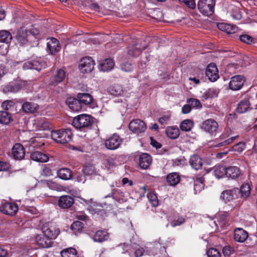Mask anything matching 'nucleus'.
<instances>
[{
	"label": "nucleus",
	"instance_id": "obj_1",
	"mask_svg": "<svg viewBox=\"0 0 257 257\" xmlns=\"http://www.w3.org/2000/svg\"><path fill=\"white\" fill-rule=\"evenodd\" d=\"M42 232L35 237L37 244L42 248H48L52 246L53 240L59 233L58 229L51 224L45 223L42 227Z\"/></svg>",
	"mask_w": 257,
	"mask_h": 257
},
{
	"label": "nucleus",
	"instance_id": "obj_2",
	"mask_svg": "<svg viewBox=\"0 0 257 257\" xmlns=\"http://www.w3.org/2000/svg\"><path fill=\"white\" fill-rule=\"evenodd\" d=\"M72 133L69 128H63L51 132V138L56 142L60 144H66L71 140Z\"/></svg>",
	"mask_w": 257,
	"mask_h": 257
},
{
	"label": "nucleus",
	"instance_id": "obj_3",
	"mask_svg": "<svg viewBox=\"0 0 257 257\" xmlns=\"http://www.w3.org/2000/svg\"><path fill=\"white\" fill-rule=\"evenodd\" d=\"M92 122L89 115L83 114L74 117L72 125L77 129L82 130L89 127L92 124Z\"/></svg>",
	"mask_w": 257,
	"mask_h": 257
},
{
	"label": "nucleus",
	"instance_id": "obj_4",
	"mask_svg": "<svg viewBox=\"0 0 257 257\" xmlns=\"http://www.w3.org/2000/svg\"><path fill=\"white\" fill-rule=\"evenodd\" d=\"M215 4V0H199L197 7L202 14L209 16L213 14Z\"/></svg>",
	"mask_w": 257,
	"mask_h": 257
},
{
	"label": "nucleus",
	"instance_id": "obj_5",
	"mask_svg": "<svg viewBox=\"0 0 257 257\" xmlns=\"http://www.w3.org/2000/svg\"><path fill=\"white\" fill-rule=\"evenodd\" d=\"M18 211V205L14 203L3 200L0 203V211L10 216L15 215Z\"/></svg>",
	"mask_w": 257,
	"mask_h": 257
},
{
	"label": "nucleus",
	"instance_id": "obj_6",
	"mask_svg": "<svg viewBox=\"0 0 257 257\" xmlns=\"http://www.w3.org/2000/svg\"><path fill=\"white\" fill-rule=\"evenodd\" d=\"M218 127L219 125L217 122L212 118L204 120L201 124V128L205 132L211 135L215 134Z\"/></svg>",
	"mask_w": 257,
	"mask_h": 257
},
{
	"label": "nucleus",
	"instance_id": "obj_7",
	"mask_svg": "<svg viewBox=\"0 0 257 257\" xmlns=\"http://www.w3.org/2000/svg\"><path fill=\"white\" fill-rule=\"evenodd\" d=\"M94 64V61L91 57H86L80 60L79 67L82 73H88L93 70Z\"/></svg>",
	"mask_w": 257,
	"mask_h": 257
},
{
	"label": "nucleus",
	"instance_id": "obj_8",
	"mask_svg": "<svg viewBox=\"0 0 257 257\" xmlns=\"http://www.w3.org/2000/svg\"><path fill=\"white\" fill-rule=\"evenodd\" d=\"M121 143V139L119 136L114 134L105 140V147L109 150L117 149Z\"/></svg>",
	"mask_w": 257,
	"mask_h": 257
},
{
	"label": "nucleus",
	"instance_id": "obj_9",
	"mask_svg": "<svg viewBox=\"0 0 257 257\" xmlns=\"http://www.w3.org/2000/svg\"><path fill=\"white\" fill-rule=\"evenodd\" d=\"M129 128L135 134L143 133L146 130L145 122L141 119H135L130 122Z\"/></svg>",
	"mask_w": 257,
	"mask_h": 257
},
{
	"label": "nucleus",
	"instance_id": "obj_10",
	"mask_svg": "<svg viewBox=\"0 0 257 257\" xmlns=\"http://www.w3.org/2000/svg\"><path fill=\"white\" fill-rule=\"evenodd\" d=\"M245 82V78L241 75H235L231 77L229 84L230 89L233 90H239Z\"/></svg>",
	"mask_w": 257,
	"mask_h": 257
},
{
	"label": "nucleus",
	"instance_id": "obj_11",
	"mask_svg": "<svg viewBox=\"0 0 257 257\" xmlns=\"http://www.w3.org/2000/svg\"><path fill=\"white\" fill-rule=\"evenodd\" d=\"M46 64L42 61L39 60L28 61L25 62L23 66L24 70L35 69L37 71H40L43 68H45Z\"/></svg>",
	"mask_w": 257,
	"mask_h": 257
},
{
	"label": "nucleus",
	"instance_id": "obj_12",
	"mask_svg": "<svg viewBox=\"0 0 257 257\" xmlns=\"http://www.w3.org/2000/svg\"><path fill=\"white\" fill-rule=\"evenodd\" d=\"M206 75L211 81H215L219 78L218 71L215 64L210 63L208 65Z\"/></svg>",
	"mask_w": 257,
	"mask_h": 257
},
{
	"label": "nucleus",
	"instance_id": "obj_13",
	"mask_svg": "<svg viewBox=\"0 0 257 257\" xmlns=\"http://www.w3.org/2000/svg\"><path fill=\"white\" fill-rule=\"evenodd\" d=\"M12 154L14 159H22L25 155V151L23 146L20 143L15 144L12 149Z\"/></svg>",
	"mask_w": 257,
	"mask_h": 257
},
{
	"label": "nucleus",
	"instance_id": "obj_14",
	"mask_svg": "<svg viewBox=\"0 0 257 257\" xmlns=\"http://www.w3.org/2000/svg\"><path fill=\"white\" fill-rule=\"evenodd\" d=\"M74 203V199L68 195H63L60 197L58 204L62 208H68Z\"/></svg>",
	"mask_w": 257,
	"mask_h": 257
},
{
	"label": "nucleus",
	"instance_id": "obj_15",
	"mask_svg": "<svg viewBox=\"0 0 257 257\" xmlns=\"http://www.w3.org/2000/svg\"><path fill=\"white\" fill-rule=\"evenodd\" d=\"M107 91L110 95L115 97L122 96L124 93L122 86L117 84L109 86L107 88Z\"/></svg>",
	"mask_w": 257,
	"mask_h": 257
},
{
	"label": "nucleus",
	"instance_id": "obj_16",
	"mask_svg": "<svg viewBox=\"0 0 257 257\" xmlns=\"http://www.w3.org/2000/svg\"><path fill=\"white\" fill-rule=\"evenodd\" d=\"M65 78V72L62 69L57 71L56 74L50 79L49 85L56 86L58 83L62 82Z\"/></svg>",
	"mask_w": 257,
	"mask_h": 257
},
{
	"label": "nucleus",
	"instance_id": "obj_17",
	"mask_svg": "<svg viewBox=\"0 0 257 257\" xmlns=\"http://www.w3.org/2000/svg\"><path fill=\"white\" fill-rule=\"evenodd\" d=\"M248 237L247 231L241 228H236L234 231V239L239 242H244Z\"/></svg>",
	"mask_w": 257,
	"mask_h": 257
},
{
	"label": "nucleus",
	"instance_id": "obj_18",
	"mask_svg": "<svg viewBox=\"0 0 257 257\" xmlns=\"http://www.w3.org/2000/svg\"><path fill=\"white\" fill-rule=\"evenodd\" d=\"M66 103L69 108L74 111H78L82 108L81 103L78 98L70 97L67 99Z\"/></svg>",
	"mask_w": 257,
	"mask_h": 257
},
{
	"label": "nucleus",
	"instance_id": "obj_19",
	"mask_svg": "<svg viewBox=\"0 0 257 257\" xmlns=\"http://www.w3.org/2000/svg\"><path fill=\"white\" fill-rule=\"evenodd\" d=\"M47 48L51 54H53L60 50V46L58 40L54 38H51L47 42Z\"/></svg>",
	"mask_w": 257,
	"mask_h": 257
},
{
	"label": "nucleus",
	"instance_id": "obj_20",
	"mask_svg": "<svg viewBox=\"0 0 257 257\" xmlns=\"http://www.w3.org/2000/svg\"><path fill=\"white\" fill-rule=\"evenodd\" d=\"M114 65V62L112 59H105L100 62L99 69L102 71H108L112 69Z\"/></svg>",
	"mask_w": 257,
	"mask_h": 257
},
{
	"label": "nucleus",
	"instance_id": "obj_21",
	"mask_svg": "<svg viewBox=\"0 0 257 257\" xmlns=\"http://www.w3.org/2000/svg\"><path fill=\"white\" fill-rule=\"evenodd\" d=\"M31 158L35 161L41 163L47 162L49 159L47 155L39 151L32 153L31 154Z\"/></svg>",
	"mask_w": 257,
	"mask_h": 257
},
{
	"label": "nucleus",
	"instance_id": "obj_22",
	"mask_svg": "<svg viewBox=\"0 0 257 257\" xmlns=\"http://www.w3.org/2000/svg\"><path fill=\"white\" fill-rule=\"evenodd\" d=\"M152 162L151 157L148 154L144 153L139 158V165L141 168L147 169Z\"/></svg>",
	"mask_w": 257,
	"mask_h": 257
},
{
	"label": "nucleus",
	"instance_id": "obj_23",
	"mask_svg": "<svg viewBox=\"0 0 257 257\" xmlns=\"http://www.w3.org/2000/svg\"><path fill=\"white\" fill-rule=\"evenodd\" d=\"M217 28L227 34H233L237 32V28L234 25H231L224 23H219L217 24Z\"/></svg>",
	"mask_w": 257,
	"mask_h": 257
},
{
	"label": "nucleus",
	"instance_id": "obj_24",
	"mask_svg": "<svg viewBox=\"0 0 257 257\" xmlns=\"http://www.w3.org/2000/svg\"><path fill=\"white\" fill-rule=\"evenodd\" d=\"M109 238V234L104 230H99L97 231L93 236V239L95 242H102L107 240Z\"/></svg>",
	"mask_w": 257,
	"mask_h": 257
},
{
	"label": "nucleus",
	"instance_id": "obj_25",
	"mask_svg": "<svg viewBox=\"0 0 257 257\" xmlns=\"http://www.w3.org/2000/svg\"><path fill=\"white\" fill-rule=\"evenodd\" d=\"M189 163L192 168L195 170H199L202 166V160L201 158L197 155L191 156L189 160Z\"/></svg>",
	"mask_w": 257,
	"mask_h": 257
},
{
	"label": "nucleus",
	"instance_id": "obj_26",
	"mask_svg": "<svg viewBox=\"0 0 257 257\" xmlns=\"http://www.w3.org/2000/svg\"><path fill=\"white\" fill-rule=\"evenodd\" d=\"M57 175L61 179L68 180L72 178L73 173L70 169L63 168L57 171Z\"/></svg>",
	"mask_w": 257,
	"mask_h": 257
},
{
	"label": "nucleus",
	"instance_id": "obj_27",
	"mask_svg": "<svg viewBox=\"0 0 257 257\" xmlns=\"http://www.w3.org/2000/svg\"><path fill=\"white\" fill-rule=\"evenodd\" d=\"M167 181L170 185L175 186L180 182V176L178 173H171L167 175Z\"/></svg>",
	"mask_w": 257,
	"mask_h": 257
},
{
	"label": "nucleus",
	"instance_id": "obj_28",
	"mask_svg": "<svg viewBox=\"0 0 257 257\" xmlns=\"http://www.w3.org/2000/svg\"><path fill=\"white\" fill-rule=\"evenodd\" d=\"M250 104L247 99H244L238 104L236 111L239 113H242L250 108Z\"/></svg>",
	"mask_w": 257,
	"mask_h": 257
},
{
	"label": "nucleus",
	"instance_id": "obj_29",
	"mask_svg": "<svg viewBox=\"0 0 257 257\" xmlns=\"http://www.w3.org/2000/svg\"><path fill=\"white\" fill-rule=\"evenodd\" d=\"M240 174L239 169L234 166L226 168V177L231 179L238 177Z\"/></svg>",
	"mask_w": 257,
	"mask_h": 257
},
{
	"label": "nucleus",
	"instance_id": "obj_30",
	"mask_svg": "<svg viewBox=\"0 0 257 257\" xmlns=\"http://www.w3.org/2000/svg\"><path fill=\"white\" fill-rule=\"evenodd\" d=\"M213 173L217 178H221L226 176V168L222 165L215 166L213 169Z\"/></svg>",
	"mask_w": 257,
	"mask_h": 257
},
{
	"label": "nucleus",
	"instance_id": "obj_31",
	"mask_svg": "<svg viewBox=\"0 0 257 257\" xmlns=\"http://www.w3.org/2000/svg\"><path fill=\"white\" fill-rule=\"evenodd\" d=\"M22 88V85L19 83H10L6 85L3 89V91L6 92H17Z\"/></svg>",
	"mask_w": 257,
	"mask_h": 257
},
{
	"label": "nucleus",
	"instance_id": "obj_32",
	"mask_svg": "<svg viewBox=\"0 0 257 257\" xmlns=\"http://www.w3.org/2000/svg\"><path fill=\"white\" fill-rule=\"evenodd\" d=\"M13 120L11 114L7 111H0V123L8 124Z\"/></svg>",
	"mask_w": 257,
	"mask_h": 257
},
{
	"label": "nucleus",
	"instance_id": "obj_33",
	"mask_svg": "<svg viewBox=\"0 0 257 257\" xmlns=\"http://www.w3.org/2000/svg\"><path fill=\"white\" fill-rule=\"evenodd\" d=\"M38 105L33 102H26L22 105V109L25 112L34 113L38 108Z\"/></svg>",
	"mask_w": 257,
	"mask_h": 257
},
{
	"label": "nucleus",
	"instance_id": "obj_34",
	"mask_svg": "<svg viewBox=\"0 0 257 257\" xmlns=\"http://www.w3.org/2000/svg\"><path fill=\"white\" fill-rule=\"evenodd\" d=\"M27 32L26 31L21 30L18 32L17 35V39L18 42L21 45L23 46L27 43Z\"/></svg>",
	"mask_w": 257,
	"mask_h": 257
},
{
	"label": "nucleus",
	"instance_id": "obj_35",
	"mask_svg": "<svg viewBox=\"0 0 257 257\" xmlns=\"http://www.w3.org/2000/svg\"><path fill=\"white\" fill-rule=\"evenodd\" d=\"M77 98L81 103L84 104L90 103L93 100L92 96L88 93H79Z\"/></svg>",
	"mask_w": 257,
	"mask_h": 257
},
{
	"label": "nucleus",
	"instance_id": "obj_36",
	"mask_svg": "<svg viewBox=\"0 0 257 257\" xmlns=\"http://www.w3.org/2000/svg\"><path fill=\"white\" fill-rule=\"evenodd\" d=\"M166 133L167 136L172 139H176L179 136V130L177 127H168L166 130Z\"/></svg>",
	"mask_w": 257,
	"mask_h": 257
},
{
	"label": "nucleus",
	"instance_id": "obj_37",
	"mask_svg": "<svg viewBox=\"0 0 257 257\" xmlns=\"http://www.w3.org/2000/svg\"><path fill=\"white\" fill-rule=\"evenodd\" d=\"M204 178L202 177H196L194 179V190L196 192H199L204 188Z\"/></svg>",
	"mask_w": 257,
	"mask_h": 257
},
{
	"label": "nucleus",
	"instance_id": "obj_38",
	"mask_svg": "<svg viewBox=\"0 0 257 257\" xmlns=\"http://www.w3.org/2000/svg\"><path fill=\"white\" fill-rule=\"evenodd\" d=\"M12 39L11 34L6 30L0 31V43L10 42Z\"/></svg>",
	"mask_w": 257,
	"mask_h": 257
},
{
	"label": "nucleus",
	"instance_id": "obj_39",
	"mask_svg": "<svg viewBox=\"0 0 257 257\" xmlns=\"http://www.w3.org/2000/svg\"><path fill=\"white\" fill-rule=\"evenodd\" d=\"M62 257H78L77 251L74 248H69L61 251Z\"/></svg>",
	"mask_w": 257,
	"mask_h": 257
},
{
	"label": "nucleus",
	"instance_id": "obj_40",
	"mask_svg": "<svg viewBox=\"0 0 257 257\" xmlns=\"http://www.w3.org/2000/svg\"><path fill=\"white\" fill-rule=\"evenodd\" d=\"M232 190H226L223 191L221 194L220 197L225 202H229L233 199V194Z\"/></svg>",
	"mask_w": 257,
	"mask_h": 257
},
{
	"label": "nucleus",
	"instance_id": "obj_41",
	"mask_svg": "<svg viewBox=\"0 0 257 257\" xmlns=\"http://www.w3.org/2000/svg\"><path fill=\"white\" fill-rule=\"evenodd\" d=\"M193 126V122L189 120H184L180 124V128L183 131L188 132L191 130Z\"/></svg>",
	"mask_w": 257,
	"mask_h": 257
},
{
	"label": "nucleus",
	"instance_id": "obj_42",
	"mask_svg": "<svg viewBox=\"0 0 257 257\" xmlns=\"http://www.w3.org/2000/svg\"><path fill=\"white\" fill-rule=\"evenodd\" d=\"M250 187L248 183H244L240 187V193L243 197H247L250 194Z\"/></svg>",
	"mask_w": 257,
	"mask_h": 257
},
{
	"label": "nucleus",
	"instance_id": "obj_43",
	"mask_svg": "<svg viewBox=\"0 0 257 257\" xmlns=\"http://www.w3.org/2000/svg\"><path fill=\"white\" fill-rule=\"evenodd\" d=\"M146 48L145 47H138L137 45L133 47L132 48L129 49L128 53L130 55L137 57L139 56L142 52V50Z\"/></svg>",
	"mask_w": 257,
	"mask_h": 257
},
{
	"label": "nucleus",
	"instance_id": "obj_44",
	"mask_svg": "<svg viewBox=\"0 0 257 257\" xmlns=\"http://www.w3.org/2000/svg\"><path fill=\"white\" fill-rule=\"evenodd\" d=\"M71 228L73 231V232L76 234L83 230V224L80 221H75L71 224Z\"/></svg>",
	"mask_w": 257,
	"mask_h": 257
},
{
	"label": "nucleus",
	"instance_id": "obj_45",
	"mask_svg": "<svg viewBox=\"0 0 257 257\" xmlns=\"http://www.w3.org/2000/svg\"><path fill=\"white\" fill-rule=\"evenodd\" d=\"M23 204H22V206L26 208V210L28 211L31 212L32 213H34V208L32 207V206L34 204V203L33 201L30 199H25L23 201Z\"/></svg>",
	"mask_w": 257,
	"mask_h": 257
},
{
	"label": "nucleus",
	"instance_id": "obj_46",
	"mask_svg": "<svg viewBox=\"0 0 257 257\" xmlns=\"http://www.w3.org/2000/svg\"><path fill=\"white\" fill-rule=\"evenodd\" d=\"M148 198L152 206L156 207L158 206V200L156 194L153 193H150L148 194Z\"/></svg>",
	"mask_w": 257,
	"mask_h": 257
},
{
	"label": "nucleus",
	"instance_id": "obj_47",
	"mask_svg": "<svg viewBox=\"0 0 257 257\" xmlns=\"http://www.w3.org/2000/svg\"><path fill=\"white\" fill-rule=\"evenodd\" d=\"M82 171L85 175L89 176L93 174L95 172V169L93 165H87L83 168Z\"/></svg>",
	"mask_w": 257,
	"mask_h": 257
},
{
	"label": "nucleus",
	"instance_id": "obj_48",
	"mask_svg": "<svg viewBox=\"0 0 257 257\" xmlns=\"http://www.w3.org/2000/svg\"><path fill=\"white\" fill-rule=\"evenodd\" d=\"M10 42L0 43V54L5 55L7 54Z\"/></svg>",
	"mask_w": 257,
	"mask_h": 257
},
{
	"label": "nucleus",
	"instance_id": "obj_49",
	"mask_svg": "<svg viewBox=\"0 0 257 257\" xmlns=\"http://www.w3.org/2000/svg\"><path fill=\"white\" fill-rule=\"evenodd\" d=\"M207 254L208 257H221L220 253L219 251L214 248H211L207 251Z\"/></svg>",
	"mask_w": 257,
	"mask_h": 257
},
{
	"label": "nucleus",
	"instance_id": "obj_50",
	"mask_svg": "<svg viewBox=\"0 0 257 257\" xmlns=\"http://www.w3.org/2000/svg\"><path fill=\"white\" fill-rule=\"evenodd\" d=\"M240 40L247 44H251L253 42V39L248 35H242L239 37Z\"/></svg>",
	"mask_w": 257,
	"mask_h": 257
},
{
	"label": "nucleus",
	"instance_id": "obj_51",
	"mask_svg": "<svg viewBox=\"0 0 257 257\" xmlns=\"http://www.w3.org/2000/svg\"><path fill=\"white\" fill-rule=\"evenodd\" d=\"M236 138V137H232L228 139L222 141L221 142H219L216 144L214 146L216 147H220L223 146H225L231 143Z\"/></svg>",
	"mask_w": 257,
	"mask_h": 257
},
{
	"label": "nucleus",
	"instance_id": "obj_52",
	"mask_svg": "<svg viewBox=\"0 0 257 257\" xmlns=\"http://www.w3.org/2000/svg\"><path fill=\"white\" fill-rule=\"evenodd\" d=\"M188 102H190L192 107H196L197 108H200L202 107V104L200 101L196 98H190L188 101Z\"/></svg>",
	"mask_w": 257,
	"mask_h": 257
},
{
	"label": "nucleus",
	"instance_id": "obj_53",
	"mask_svg": "<svg viewBox=\"0 0 257 257\" xmlns=\"http://www.w3.org/2000/svg\"><path fill=\"white\" fill-rule=\"evenodd\" d=\"M232 150L237 152H241L245 149V144L240 142L232 147Z\"/></svg>",
	"mask_w": 257,
	"mask_h": 257
},
{
	"label": "nucleus",
	"instance_id": "obj_54",
	"mask_svg": "<svg viewBox=\"0 0 257 257\" xmlns=\"http://www.w3.org/2000/svg\"><path fill=\"white\" fill-rule=\"evenodd\" d=\"M120 67L121 70L125 72H130L133 68L132 64L127 62L122 63L120 65Z\"/></svg>",
	"mask_w": 257,
	"mask_h": 257
},
{
	"label": "nucleus",
	"instance_id": "obj_55",
	"mask_svg": "<svg viewBox=\"0 0 257 257\" xmlns=\"http://www.w3.org/2000/svg\"><path fill=\"white\" fill-rule=\"evenodd\" d=\"M179 1L184 4L189 8L194 9L196 7V4L194 0H179Z\"/></svg>",
	"mask_w": 257,
	"mask_h": 257
},
{
	"label": "nucleus",
	"instance_id": "obj_56",
	"mask_svg": "<svg viewBox=\"0 0 257 257\" xmlns=\"http://www.w3.org/2000/svg\"><path fill=\"white\" fill-rule=\"evenodd\" d=\"M185 221V219L183 217H179L177 219H175L172 221L171 223V225L172 227H175L176 226L180 225L183 223Z\"/></svg>",
	"mask_w": 257,
	"mask_h": 257
},
{
	"label": "nucleus",
	"instance_id": "obj_57",
	"mask_svg": "<svg viewBox=\"0 0 257 257\" xmlns=\"http://www.w3.org/2000/svg\"><path fill=\"white\" fill-rule=\"evenodd\" d=\"M222 252L225 257H229L232 252V250L229 246H225L222 248Z\"/></svg>",
	"mask_w": 257,
	"mask_h": 257
},
{
	"label": "nucleus",
	"instance_id": "obj_58",
	"mask_svg": "<svg viewBox=\"0 0 257 257\" xmlns=\"http://www.w3.org/2000/svg\"><path fill=\"white\" fill-rule=\"evenodd\" d=\"M170 120V116L166 115L160 117L159 119V122L162 124H166Z\"/></svg>",
	"mask_w": 257,
	"mask_h": 257
},
{
	"label": "nucleus",
	"instance_id": "obj_59",
	"mask_svg": "<svg viewBox=\"0 0 257 257\" xmlns=\"http://www.w3.org/2000/svg\"><path fill=\"white\" fill-rule=\"evenodd\" d=\"M42 174L49 176L52 175V172L50 168L45 166L43 169Z\"/></svg>",
	"mask_w": 257,
	"mask_h": 257
},
{
	"label": "nucleus",
	"instance_id": "obj_60",
	"mask_svg": "<svg viewBox=\"0 0 257 257\" xmlns=\"http://www.w3.org/2000/svg\"><path fill=\"white\" fill-rule=\"evenodd\" d=\"M47 185L52 190H57L59 188L58 184L51 181H47Z\"/></svg>",
	"mask_w": 257,
	"mask_h": 257
},
{
	"label": "nucleus",
	"instance_id": "obj_61",
	"mask_svg": "<svg viewBox=\"0 0 257 257\" xmlns=\"http://www.w3.org/2000/svg\"><path fill=\"white\" fill-rule=\"evenodd\" d=\"M12 106V102L11 101H5L2 104V107L5 110H9Z\"/></svg>",
	"mask_w": 257,
	"mask_h": 257
},
{
	"label": "nucleus",
	"instance_id": "obj_62",
	"mask_svg": "<svg viewBox=\"0 0 257 257\" xmlns=\"http://www.w3.org/2000/svg\"><path fill=\"white\" fill-rule=\"evenodd\" d=\"M191 110V106L189 104H185L182 108V112L183 113L187 114Z\"/></svg>",
	"mask_w": 257,
	"mask_h": 257
},
{
	"label": "nucleus",
	"instance_id": "obj_63",
	"mask_svg": "<svg viewBox=\"0 0 257 257\" xmlns=\"http://www.w3.org/2000/svg\"><path fill=\"white\" fill-rule=\"evenodd\" d=\"M145 249L143 247H139L135 252V254L136 257H141L143 255Z\"/></svg>",
	"mask_w": 257,
	"mask_h": 257
},
{
	"label": "nucleus",
	"instance_id": "obj_64",
	"mask_svg": "<svg viewBox=\"0 0 257 257\" xmlns=\"http://www.w3.org/2000/svg\"><path fill=\"white\" fill-rule=\"evenodd\" d=\"M29 33L33 35L37 36L40 34V30L37 28H32L29 30Z\"/></svg>",
	"mask_w": 257,
	"mask_h": 257
}]
</instances>
